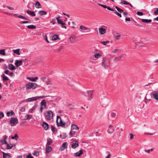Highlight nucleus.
Returning <instances> with one entry per match:
<instances>
[{"instance_id": "30", "label": "nucleus", "mask_w": 158, "mask_h": 158, "mask_svg": "<svg viewBox=\"0 0 158 158\" xmlns=\"http://www.w3.org/2000/svg\"><path fill=\"white\" fill-rule=\"evenodd\" d=\"M141 21L145 23H149L152 22V20L151 19H141Z\"/></svg>"}, {"instance_id": "55", "label": "nucleus", "mask_w": 158, "mask_h": 158, "mask_svg": "<svg viewBox=\"0 0 158 158\" xmlns=\"http://www.w3.org/2000/svg\"><path fill=\"white\" fill-rule=\"evenodd\" d=\"M50 23H52L53 25L55 24L56 23L55 19H52L50 20Z\"/></svg>"}, {"instance_id": "28", "label": "nucleus", "mask_w": 158, "mask_h": 158, "mask_svg": "<svg viewBox=\"0 0 158 158\" xmlns=\"http://www.w3.org/2000/svg\"><path fill=\"white\" fill-rule=\"evenodd\" d=\"M38 13L40 15L42 16L46 15L47 13L44 10H41L39 11Z\"/></svg>"}, {"instance_id": "16", "label": "nucleus", "mask_w": 158, "mask_h": 158, "mask_svg": "<svg viewBox=\"0 0 158 158\" xmlns=\"http://www.w3.org/2000/svg\"><path fill=\"white\" fill-rule=\"evenodd\" d=\"M98 5L103 7L104 8H107V9L110 10L112 11H114V10L113 9L111 8L109 6H107L106 5H103V4H98Z\"/></svg>"}, {"instance_id": "36", "label": "nucleus", "mask_w": 158, "mask_h": 158, "mask_svg": "<svg viewBox=\"0 0 158 158\" xmlns=\"http://www.w3.org/2000/svg\"><path fill=\"white\" fill-rule=\"evenodd\" d=\"M27 27L28 29H33L36 28V27L35 26L33 25H28L27 26Z\"/></svg>"}, {"instance_id": "26", "label": "nucleus", "mask_w": 158, "mask_h": 158, "mask_svg": "<svg viewBox=\"0 0 158 158\" xmlns=\"http://www.w3.org/2000/svg\"><path fill=\"white\" fill-rule=\"evenodd\" d=\"M52 143V139L50 138L47 139V143L46 146H49Z\"/></svg>"}, {"instance_id": "27", "label": "nucleus", "mask_w": 158, "mask_h": 158, "mask_svg": "<svg viewBox=\"0 0 158 158\" xmlns=\"http://www.w3.org/2000/svg\"><path fill=\"white\" fill-rule=\"evenodd\" d=\"M8 69L11 70H13L15 69V67L12 64H10L8 65Z\"/></svg>"}, {"instance_id": "54", "label": "nucleus", "mask_w": 158, "mask_h": 158, "mask_svg": "<svg viewBox=\"0 0 158 158\" xmlns=\"http://www.w3.org/2000/svg\"><path fill=\"white\" fill-rule=\"evenodd\" d=\"M30 22L28 21H22L20 22L21 24H24L27 23H30Z\"/></svg>"}, {"instance_id": "39", "label": "nucleus", "mask_w": 158, "mask_h": 158, "mask_svg": "<svg viewBox=\"0 0 158 158\" xmlns=\"http://www.w3.org/2000/svg\"><path fill=\"white\" fill-rule=\"evenodd\" d=\"M19 50L20 49H18L15 50H13V51L14 53H16L18 55H20V53L19 52Z\"/></svg>"}, {"instance_id": "47", "label": "nucleus", "mask_w": 158, "mask_h": 158, "mask_svg": "<svg viewBox=\"0 0 158 158\" xmlns=\"http://www.w3.org/2000/svg\"><path fill=\"white\" fill-rule=\"evenodd\" d=\"M110 43V41H102L101 42V43L103 45L105 46L107 44L109 43Z\"/></svg>"}, {"instance_id": "22", "label": "nucleus", "mask_w": 158, "mask_h": 158, "mask_svg": "<svg viewBox=\"0 0 158 158\" xmlns=\"http://www.w3.org/2000/svg\"><path fill=\"white\" fill-rule=\"evenodd\" d=\"M41 106L46 108V102L45 100L42 101L40 103Z\"/></svg>"}, {"instance_id": "35", "label": "nucleus", "mask_w": 158, "mask_h": 158, "mask_svg": "<svg viewBox=\"0 0 158 158\" xmlns=\"http://www.w3.org/2000/svg\"><path fill=\"white\" fill-rule=\"evenodd\" d=\"M60 137L62 139H65L67 137L66 134L65 133H63L60 135Z\"/></svg>"}, {"instance_id": "48", "label": "nucleus", "mask_w": 158, "mask_h": 158, "mask_svg": "<svg viewBox=\"0 0 158 158\" xmlns=\"http://www.w3.org/2000/svg\"><path fill=\"white\" fill-rule=\"evenodd\" d=\"M7 145V149H11L12 148L13 145L12 144H10L9 145V144L7 143L6 144Z\"/></svg>"}, {"instance_id": "23", "label": "nucleus", "mask_w": 158, "mask_h": 158, "mask_svg": "<svg viewBox=\"0 0 158 158\" xmlns=\"http://www.w3.org/2000/svg\"><path fill=\"white\" fill-rule=\"evenodd\" d=\"M42 126L45 130H47L48 129V125L46 123L44 122L43 123Z\"/></svg>"}, {"instance_id": "11", "label": "nucleus", "mask_w": 158, "mask_h": 158, "mask_svg": "<svg viewBox=\"0 0 158 158\" xmlns=\"http://www.w3.org/2000/svg\"><path fill=\"white\" fill-rule=\"evenodd\" d=\"M79 146L78 141L77 140H74L73 141L71 144V148L73 149H75Z\"/></svg>"}, {"instance_id": "62", "label": "nucleus", "mask_w": 158, "mask_h": 158, "mask_svg": "<svg viewBox=\"0 0 158 158\" xmlns=\"http://www.w3.org/2000/svg\"><path fill=\"white\" fill-rule=\"evenodd\" d=\"M4 72L5 74L9 75L10 72L8 70H7L5 71Z\"/></svg>"}, {"instance_id": "3", "label": "nucleus", "mask_w": 158, "mask_h": 158, "mask_svg": "<svg viewBox=\"0 0 158 158\" xmlns=\"http://www.w3.org/2000/svg\"><path fill=\"white\" fill-rule=\"evenodd\" d=\"M56 122L58 127H63L66 124L65 123L63 122L61 118L59 116H57Z\"/></svg>"}, {"instance_id": "46", "label": "nucleus", "mask_w": 158, "mask_h": 158, "mask_svg": "<svg viewBox=\"0 0 158 158\" xmlns=\"http://www.w3.org/2000/svg\"><path fill=\"white\" fill-rule=\"evenodd\" d=\"M33 155L35 156H39L40 154L38 151H35L33 153Z\"/></svg>"}, {"instance_id": "38", "label": "nucleus", "mask_w": 158, "mask_h": 158, "mask_svg": "<svg viewBox=\"0 0 158 158\" xmlns=\"http://www.w3.org/2000/svg\"><path fill=\"white\" fill-rule=\"evenodd\" d=\"M94 56L95 58H98L101 57L102 56V55L98 53H97L94 54Z\"/></svg>"}, {"instance_id": "33", "label": "nucleus", "mask_w": 158, "mask_h": 158, "mask_svg": "<svg viewBox=\"0 0 158 158\" xmlns=\"http://www.w3.org/2000/svg\"><path fill=\"white\" fill-rule=\"evenodd\" d=\"M32 115L31 114H27L25 120H29L32 118Z\"/></svg>"}, {"instance_id": "57", "label": "nucleus", "mask_w": 158, "mask_h": 158, "mask_svg": "<svg viewBox=\"0 0 158 158\" xmlns=\"http://www.w3.org/2000/svg\"><path fill=\"white\" fill-rule=\"evenodd\" d=\"M4 115L3 113L2 112H0V118H2L4 117Z\"/></svg>"}, {"instance_id": "53", "label": "nucleus", "mask_w": 158, "mask_h": 158, "mask_svg": "<svg viewBox=\"0 0 158 158\" xmlns=\"http://www.w3.org/2000/svg\"><path fill=\"white\" fill-rule=\"evenodd\" d=\"M114 13L115 14H116V15H117L118 16L120 17H122V15H121V14L119 13H118L117 11L114 10Z\"/></svg>"}, {"instance_id": "5", "label": "nucleus", "mask_w": 158, "mask_h": 158, "mask_svg": "<svg viewBox=\"0 0 158 158\" xmlns=\"http://www.w3.org/2000/svg\"><path fill=\"white\" fill-rule=\"evenodd\" d=\"M117 117L116 113L110 112L108 115V119L109 120H114Z\"/></svg>"}, {"instance_id": "63", "label": "nucleus", "mask_w": 158, "mask_h": 158, "mask_svg": "<svg viewBox=\"0 0 158 158\" xmlns=\"http://www.w3.org/2000/svg\"><path fill=\"white\" fill-rule=\"evenodd\" d=\"M130 136V139H132L134 138V136L132 134L130 133L129 134Z\"/></svg>"}, {"instance_id": "32", "label": "nucleus", "mask_w": 158, "mask_h": 158, "mask_svg": "<svg viewBox=\"0 0 158 158\" xmlns=\"http://www.w3.org/2000/svg\"><path fill=\"white\" fill-rule=\"evenodd\" d=\"M35 7L37 8H40L42 7L41 5L39 2L37 1L35 3Z\"/></svg>"}, {"instance_id": "45", "label": "nucleus", "mask_w": 158, "mask_h": 158, "mask_svg": "<svg viewBox=\"0 0 158 158\" xmlns=\"http://www.w3.org/2000/svg\"><path fill=\"white\" fill-rule=\"evenodd\" d=\"M3 77V80L4 81H5L7 80H9V78L6 76H5L4 74H3L2 75Z\"/></svg>"}, {"instance_id": "61", "label": "nucleus", "mask_w": 158, "mask_h": 158, "mask_svg": "<svg viewBox=\"0 0 158 158\" xmlns=\"http://www.w3.org/2000/svg\"><path fill=\"white\" fill-rule=\"evenodd\" d=\"M51 130H52V131L53 132H55V127L53 126H51Z\"/></svg>"}, {"instance_id": "4", "label": "nucleus", "mask_w": 158, "mask_h": 158, "mask_svg": "<svg viewBox=\"0 0 158 158\" xmlns=\"http://www.w3.org/2000/svg\"><path fill=\"white\" fill-rule=\"evenodd\" d=\"M38 85L34 83L29 82L26 85V89H35L36 88Z\"/></svg>"}, {"instance_id": "2", "label": "nucleus", "mask_w": 158, "mask_h": 158, "mask_svg": "<svg viewBox=\"0 0 158 158\" xmlns=\"http://www.w3.org/2000/svg\"><path fill=\"white\" fill-rule=\"evenodd\" d=\"M45 118L48 120H51L53 117V113L50 110L46 111L44 112Z\"/></svg>"}, {"instance_id": "8", "label": "nucleus", "mask_w": 158, "mask_h": 158, "mask_svg": "<svg viewBox=\"0 0 158 158\" xmlns=\"http://www.w3.org/2000/svg\"><path fill=\"white\" fill-rule=\"evenodd\" d=\"M46 96H42L40 97H33L32 98H28V99H26L25 100L26 102H30L34 101H36L38 99H39L40 98H44L46 97Z\"/></svg>"}, {"instance_id": "15", "label": "nucleus", "mask_w": 158, "mask_h": 158, "mask_svg": "<svg viewBox=\"0 0 158 158\" xmlns=\"http://www.w3.org/2000/svg\"><path fill=\"white\" fill-rule=\"evenodd\" d=\"M80 28L81 29L84 30H88V31H86V32H90L91 31V29L90 28L87 27L82 25H81L80 26Z\"/></svg>"}, {"instance_id": "12", "label": "nucleus", "mask_w": 158, "mask_h": 158, "mask_svg": "<svg viewBox=\"0 0 158 158\" xmlns=\"http://www.w3.org/2000/svg\"><path fill=\"white\" fill-rule=\"evenodd\" d=\"M152 97L156 101H158V92L154 91L151 93Z\"/></svg>"}, {"instance_id": "21", "label": "nucleus", "mask_w": 158, "mask_h": 158, "mask_svg": "<svg viewBox=\"0 0 158 158\" xmlns=\"http://www.w3.org/2000/svg\"><path fill=\"white\" fill-rule=\"evenodd\" d=\"M45 149V153H47L51 152L52 150V148L51 147L49 146H46Z\"/></svg>"}, {"instance_id": "17", "label": "nucleus", "mask_w": 158, "mask_h": 158, "mask_svg": "<svg viewBox=\"0 0 158 158\" xmlns=\"http://www.w3.org/2000/svg\"><path fill=\"white\" fill-rule=\"evenodd\" d=\"M100 33L102 35L104 34L106 32V29L103 28H100L99 29Z\"/></svg>"}, {"instance_id": "24", "label": "nucleus", "mask_w": 158, "mask_h": 158, "mask_svg": "<svg viewBox=\"0 0 158 158\" xmlns=\"http://www.w3.org/2000/svg\"><path fill=\"white\" fill-rule=\"evenodd\" d=\"M27 115L26 113H20V118L22 119L23 120H25L26 119V117Z\"/></svg>"}, {"instance_id": "60", "label": "nucleus", "mask_w": 158, "mask_h": 158, "mask_svg": "<svg viewBox=\"0 0 158 158\" xmlns=\"http://www.w3.org/2000/svg\"><path fill=\"white\" fill-rule=\"evenodd\" d=\"M6 7L8 9L10 10H14V8L13 7H11L9 6H6Z\"/></svg>"}, {"instance_id": "58", "label": "nucleus", "mask_w": 158, "mask_h": 158, "mask_svg": "<svg viewBox=\"0 0 158 158\" xmlns=\"http://www.w3.org/2000/svg\"><path fill=\"white\" fill-rule=\"evenodd\" d=\"M156 10L154 11V14L155 15H158V8H156Z\"/></svg>"}, {"instance_id": "59", "label": "nucleus", "mask_w": 158, "mask_h": 158, "mask_svg": "<svg viewBox=\"0 0 158 158\" xmlns=\"http://www.w3.org/2000/svg\"><path fill=\"white\" fill-rule=\"evenodd\" d=\"M121 36L120 35H116L115 36V38L116 40H118L119 39L120 37H121Z\"/></svg>"}, {"instance_id": "9", "label": "nucleus", "mask_w": 158, "mask_h": 158, "mask_svg": "<svg viewBox=\"0 0 158 158\" xmlns=\"http://www.w3.org/2000/svg\"><path fill=\"white\" fill-rule=\"evenodd\" d=\"M46 84L47 85V87L48 88H55L54 85L52 82L50 80H48L46 81Z\"/></svg>"}, {"instance_id": "41", "label": "nucleus", "mask_w": 158, "mask_h": 158, "mask_svg": "<svg viewBox=\"0 0 158 158\" xmlns=\"http://www.w3.org/2000/svg\"><path fill=\"white\" fill-rule=\"evenodd\" d=\"M58 24H60L61 25H66V23H64L62 19H59L57 21Z\"/></svg>"}, {"instance_id": "34", "label": "nucleus", "mask_w": 158, "mask_h": 158, "mask_svg": "<svg viewBox=\"0 0 158 158\" xmlns=\"http://www.w3.org/2000/svg\"><path fill=\"white\" fill-rule=\"evenodd\" d=\"M3 158H9L11 157V156L8 154H6L4 152H3Z\"/></svg>"}, {"instance_id": "56", "label": "nucleus", "mask_w": 158, "mask_h": 158, "mask_svg": "<svg viewBox=\"0 0 158 158\" xmlns=\"http://www.w3.org/2000/svg\"><path fill=\"white\" fill-rule=\"evenodd\" d=\"M137 14L139 16H142L143 15V13L142 12L137 11Z\"/></svg>"}, {"instance_id": "52", "label": "nucleus", "mask_w": 158, "mask_h": 158, "mask_svg": "<svg viewBox=\"0 0 158 158\" xmlns=\"http://www.w3.org/2000/svg\"><path fill=\"white\" fill-rule=\"evenodd\" d=\"M121 3L122 4H124V5H128V4H129V3L128 2H127V1L123 0V1L121 2Z\"/></svg>"}, {"instance_id": "40", "label": "nucleus", "mask_w": 158, "mask_h": 158, "mask_svg": "<svg viewBox=\"0 0 158 158\" xmlns=\"http://www.w3.org/2000/svg\"><path fill=\"white\" fill-rule=\"evenodd\" d=\"M6 137H4V139L2 140H0V142L2 143V144H7V142L6 141Z\"/></svg>"}, {"instance_id": "7", "label": "nucleus", "mask_w": 158, "mask_h": 158, "mask_svg": "<svg viewBox=\"0 0 158 158\" xmlns=\"http://www.w3.org/2000/svg\"><path fill=\"white\" fill-rule=\"evenodd\" d=\"M18 120L16 118L12 117L10 119L9 123L11 126L16 125L18 123Z\"/></svg>"}, {"instance_id": "14", "label": "nucleus", "mask_w": 158, "mask_h": 158, "mask_svg": "<svg viewBox=\"0 0 158 158\" xmlns=\"http://www.w3.org/2000/svg\"><path fill=\"white\" fill-rule=\"evenodd\" d=\"M15 64L17 67H18L22 64V60H16V62Z\"/></svg>"}, {"instance_id": "64", "label": "nucleus", "mask_w": 158, "mask_h": 158, "mask_svg": "<svg viewBox=\"0 0 158 158\" xmlns=\"http://www.w3.org/2000/svg\"><path fill=\"white\" fill-rule=\"evenodd\" d=\"M118 51V49H114V50H113L112 52L113 53H116Z\"/></svg>"}, {"instance_id": "29", "label": "nucleus", "mask_w": 158, "mask_h": 158, "mask_svg": "<svg viewBox=\"0 0 158 158\" xmlns=\"http://www.w3.org/2000/svg\"><path fill=\"white\" fill-rule=\"evenodd\" d=\"M28 79L31 81H36V80L38 79V77H28Z\"/></svg>"}, {"instance_id": "43", "label": "nucleus", "mask_w": 158, "mask_h": 158, "mask_svg": "<svg viewBox=\"0 0 158 158\" xmlns=\"http://www.w3.org/2000/svg\"><path fill=\"white\" fill-rule=\"evenodd\" d=\"M0 54L2 55L5 56L6 55V53L5 52V50L1 49L0 50Z\"/></svg>"}, {"instance_id": "6", "label": "nucleus", "mask_w": 158, "mask_h": 158, "mask_svg": "<svg viewBox=\"0 0 158 158\" xmlns=\"http://www.w3.org/2000/svg\"><path fill=\"white\" fill-rule=\"evenodd\" d=\"M93 92V91L92 90H89L86 91L85 93V96L88 98V101H90L92 99V95Z\"/></svg>"}, {"instance_id": "31", "label": "nucleus", "mask_w": 158, "mask_h": 158, "mask_svg": "<svg viewBox=\"0 0 158 158\" xmlns=\"http://www.w3.org/2000/svg\"><path fill=\"white\" fill-rule=\"evenodd\" d=\"M79 127L77 126L76 125L74 124H72L71 125V129L72 130H79Z\"/></svg>"}, {"instance_id": "13", "label": "nucleus", "mask_w": 158, "mask_h": 158, "mask_svg": "<svg viewBox=\"0 0 158 158\" xmlns=\"http://www.w3.org/2000/svg\"><path fill=\"white\" fill-rule=\"evenodd\" d=\"M83 153L82 149L80 150L78 152L74 153V156L75 157H79Z\"/></svg>"}, {"instance_id": "20", "label": "nucleus", "mask_w": 158, "mask_h": 158, "mask_svg": "<svg viewBox=\"0 0 158 158\" xmlns=\"http://www.w3.org/2000/svg\"><path fill=\"white\" fill-rule=\"evenodd\" d=\"M26 12L28 14L31 15L32 16H35L36 15L34 11H31L29 10H27Z\"/></svg>"}, {"instance_id": "44", "label": "nucleus", "mask_w": 158, "mask_h": 158, "mask_svg": "<svg viewBox=\"0 0 158 158\" xmlns=\"http://www.w3.org/2000/svg\"><path fill=\"white\" fill-rule=\"evenodd\" d=\"M58 39V35H54L52 37L53 40H56Z\"/></svg>"}, {"instance_id": "25", "label": "nucleus", "mask_w": 158, "mask_h": 158, "mask_svg": "<svg viewBox=\"0 0 158 158\" xmlns=\"http://www.w3.org/2000/svg\"><path fill=\"white\" fill-rule=\"evenodd\" d=\"M13 15L16 16L17 17H18L19 18H20V19H22L28 20V19H27V18H26L25 17H24L22 15H18L17 14H13Z\"/></svg>"}, {"instance_id": "10", "label": "nucleus", "mask_w": 158, "mask_h": 158, "mask_svg": "<svg viewBox=\"0 0 158 158\" xmlns=\"http://www.w3.org/2000/svg\"><path fill=\"white\" fill-rule=\"evenodd\" d=\"M77 36L73 35L70 37L69 39V42L71 43H74L76 41Z\"/></svg>"}, {"instance_id": "37", "label": "nucleus", "mask_w": 158, "mask_h": 158, "mask_svg": "<svg viewBox=\"0 0 158 158\" xmlns=\"http://www.w3.org/2000/svg\"><path fill=\"white\" fill-rule=\"evenodd\" d=\"M7 116H9L13 115H15V114L12 111H11L10 112H7Z\"/></svg>"}, {"instance_id": "49", "label": "nucleus", "mask_w": 158, "mask_h": 158, "mask_svg": "<svg viewBox=\"0 0 158 158\" xmlns=\"http://www.w3.org/2000/svg\"><path fill=\"white\" fill-rule=\"evenodd\" d=\"M26 158H34V157L31 156V153H29V154L27 155L26 157Z\"/></svg>"}, {"instance_id": "19", "label": "nucleus", "mask_w": 158, "mask_h": 158, "mask_svg": "<svg viewBox=\"0 0 158 158\" xmlns=\"http://www.w3.org/2000/svg\"><path fill=\"white\" fill-rule=\"evenodd\" d=\"M114 131V129L113 127L111 125H110L109 128L107 130V132L109 134H111Z\"/></svg>"}, {"instance_id": "51", "label": "nucleus", "mask_w": 158, "mask_h": 158, "mask_svg": "<svg viewBox=\"0 0 158 158\" xmlns=\"http://www.w3.org/2000/svg\"><path fill=\"white\" fill-rule=\"evenodd\" d=\"M76 131H73V130L71 129V131L70 132V135H73L75 134Z\"/></svg>"}, {"instance_id": "50", "label": "nucleus", "mask_w": 158, "mask_h": 158, "mask_svg": "<svg viewBox=\"0 0 158 158\" xmlns=\"http://www.w3.org/2000/svg\"><path fill=\"white\" fill-rule=\"evenodd\" d=\"M19 137L18 135L17 134H15V136H12L11 137V139H16V140H17V139Z\"/></svg>"}, {"instance_id": "1", "label": "nucleus", "mask_w": 158, "mask_h": 158, "mask_svg": "<svg viewBox=\"0 0 158 158\" xmlns=\"http://www.w3.org/2000/svg\"><path fill=\"white\" fill-rule=\"evenodd\" d=\"M110 64V61L108 60L106 57H104L102 58L101 65L104 69H106L109 68Z\"/></svg>"}, {"instance_id": "42", "label": "nucleus", "mask_w": 158, "mask_h": 158, "mask_svg": "<svg viewBox=\"0 0 158 158\" xmlns=\"http://www.w3.org/2000/svg\"><path fill=\"white\" fill-rule=\"evenodd\" d=\"M115 8L117 9V10L120 13H122L123 12V10L122 9L117 6H115Z\"/></svg>"}, {"instance_id": "18", "label": "nucleus", "mask_w": 158, "mask_h": 158, "mask_svg": "<svg viewBox=\"0 0 158 158\" xmlns=\"http://www.w3.org/2000/svg\"><path fill=\"white\" fill-rule=\"evenodd\" d=\"M68 143L67 142H64L62 144L60 149L61 151L64 150L65 148L67 147Z\"/></svg>"}]
</instances>
